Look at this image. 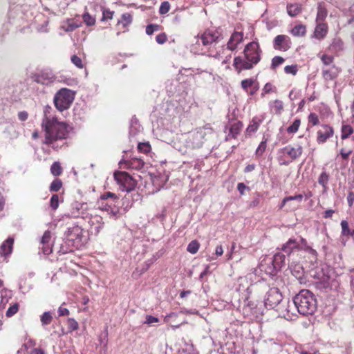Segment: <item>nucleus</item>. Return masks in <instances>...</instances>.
Returning <instances> with one entry per match:
<instances>
[{
    "label": "nucleus",
    "mask_w": 354,
    "mask_h": 354,
    "mask_svg": "<svg viewBox=\"0 0 354 354\" xmlns=\"http://www.w3.org/2000/svg\"><path fill=\"white\" fill-rule=\"evenodd\" d=\"M243 54L244 57L237 56L234 58L233 66L238 73L253 68L261 61L262 50L259 42L254 40L247 44Z\"/></svg>",
    "instance_id": "nucleus-1"
},
{
    "label": "nucleus",
    "mask_w": 354,
    "mask_h": 354,
    "mask_svg": "<svg viewBox=\"0 0 354 354\" xmlns=\"http://www.w3.org/2000/svg\"><path fill=\"white\" fill-rule=\"evenodd\" d=\"M266 308L275 309L281 316L290 317V313L293 314L290 310L289 301H283V297L277 288H271L266 292L264 299Z\"/></svg>",
    "instance_id": "nucleus-2"
},
{
    "label": "nucleus",
    "mask_w": 354,
    "mask_h": 354,
    "mask_svg": "<svg viewBox=\"0 0 354 354\" xmlns=\"http://www.w3.org/2000/svg\"><path fill=\"white\" fill-rule=\"evenodd\" d=\"M53 109L46 105L44 107V118L41 127L44 133H70L73 128L67 122H60L57 118L52 115Z\"/></svg>",
    "instance_id": "nucleus-3"
},
{
    "label": "nucleus",
    "mask_w": 354,
    "mask_h": 354,
    "mask_svg": "<svg viewBox=\"0 0 354 354\" xmlns=\"http://www.w3.org/2000/svg\"><path fill=\"white\" fill-rule=\"evenodd\" d=\"M292 304L297 308L299 314L313 315L317 307V299L314 294L308 290H302L296 295Z\"/></svg>",
    "instance_id": "nucleus-4"
},
{
    "label": "nucleus",
    "mask_w": 354,
    "mask_h": 354,
    "mask_svg": "<svg viewBox=\"0 0 354 354\" xmlns=\"http://www.w3.org/2000/svg\"><path fill=\"white\" fill-rule=\"evenodd\" d=\"M98 209L106 212L110 217L116 219L120 216V201L117 195L112 192H106L101 195L97 201Z\"/></svg>",
    "instance_id": "nucleus-5"
},
{
    "label": "nucleus",
    "mask_w": 354,
    "mask_h": 354,
    "mask_svg": "<svg viewBox=\"0 0 354 354\" xmlns=\"http://www.w3.org/2000/svg\"><path fill=\"white\" fill-rule=\"evenodd\" d=\"M64 241L73 249H80L86 243V236L82 227L77 225L68 227L64 233Z\"/></svg>",
    "instance_id": "nucleus-6"
},
{
    "label": "nucleus",
    "mask_w": 354,
    "mask_h": 354,
    "mask_svg": "<svg viewBox=\"0 0 354 354\" xmlns=\"http://www.w3.org/2000/svg\"><path fill=\"white\" fill-rule=\"evenodd\" d=\"M75 94L74 91L66 88L59 89L53 99L56 109L59 111L68 109L75 99Z\"/></svg>",
    "instance_id": "nucleus-7"
},
{
    "label": "nucleus",
    "mask_w": 354,
    "mask_h": 354,
    "mask_svg": "<svg viewBox=\"0 0 354 354\" xmlns=\"http://www.w3.org/2000/svg\"><path fill=\"white\" fill-rule=\"evenodd\" d=\"M302 153L300 146L292 147L288 145L281 149L278 152V161L281 165H288Z\"/></svg>",
    "instance_id": "nucleus-8"
},
{
    "label": "nucleus",
    "mask_w": 354,
    "mask_h": 354,
    "mask_svg": "<svg viewBox=\"0 0 354 354\" xmlns=\"http://www.w3.org/2000/svg\"><path fill=\"white\" fill-rule=\"evenodd\" d=\"M114 178L120 185V189L122 191L129 192L132 191L136 183L133 178L125 171H117L114 173Z\"/></svg>",
    "instance_id": "nucleus-9"
},
{
    "label": "nucleus",
    "mask_w": 354,
    "mask_h": 354,
    "mask_svg": "<svg viewBox=\"0 0 354 354\" xmlns=\"http://www.w3.org/2000/svg\"><path fill=\"white\" fill-rule=\"evenodd\" d=\"M222 38V33L218 29H207L201 36L203 45L205 46H209L214 43H218Z\"/></svg>",
    "instance_id": "nucleus-10"
},
{
    "label": "nucleus",
    "mask_w": 354,
    "mask_h": 354,
    "mask_svg": "<svg viewBox=\"0 0 354 354\" xmlns=\"http://www.w3.org/2000/svg\"><path fill=\"white\" fill-rule=\"evenodd\" d=\"M67 134H44V139L42 142L51 146L54 149H57L64 144V140L67 139Z\"/></svg>",
    "instance_id": "nucleus-11"
},
{
    "label": "nucleus",
    "mask_w": 354,
    "mask_h": 354,
    "mask_svg": "<svg viewBox=\"0 0 354 354\" xmlns=\"http://www.w3.org/2000/svg\"><path fill=\"white\" fill-rule=\"evenodd\" d=\"M236 291L243 295V298L248 299L252 292L251 283L246 277H239L234 284Z\"/></svg>",
    "instance_id": "nucleus-12"
},
{
    "label": "nucleus",
    "mask_w": 354,
    "mask_h": 354,
    "mask_svg": "<svg viewBox=\"0 0 354 354\" xmlns=\"http://www.w3.org/2000/svg\"><path fill=\"white\" fill-rule=\"evenodd\" d=\"M290 38L286 35H279L273 39V48L281 51H287L291 48Z\"/></svg>",
    "instance_id": "nucleus-13"
},
{
    "label": "nucleus",
    "mask_w": 354,
    "mask_h": 354,
    "mask_svg": "<svg viewBox=\"0 0 354 354\" xmlns=\"http://www.w3.org/2000/svg\"><path fill=\"white\" fill-rule=\"evenodd\" d=\"M89 232L91 234L97 235L104 227V221L99 215L91 216L88 220Z\"/></svg>",
    "instance_id": "nucleus-14"
},
{
    "label": "nucleus",
    "mask_w": 354,
    "mask_h": 354,
    "mask_svg": "<svg viewBox=\"0 0 354 354\" xmlns=\"http://www.w3.org/2000/svg\"><path fill=\"white\" fill-rule=\"evenodd\" d=\"M87 205L86 203H75L72 205V208L68 213V216L71 218H87L86 212Z\"/></svg>",
    "instance_id": "nucleus-15"
},
{
    "label": "nucleus",
    "mask_w": 354,
    "mask_h": 354,
    "mask_svg": "<svg viewBox=\"0 0 354 354\" xmlns=\"http://www.w3.org/2000/svg\"><path fill=\"white\" fill-rule=\"evenodd\" d=\"M274 266L273 261L270 257H267L260 263L259 269L269 276H274L278 272Z\"/></svg>",
    "instance_id": "nucleus-16"
},
{
    "label": "nucleus",
    "mask_w": 354,
    "mask_h": 354,
    "mask_svg": "<svg viewBox=\"0 0 354 354\" xmlns=\"http://www.w3.org/2000/svg\"><path fill=\"white\" fill-rule=\"evenodd\" d=\"M243 39V32H239V31H234L227 44V48L230 50L234 51L236 49L238 45L242 42Z\"/></svg>",
    "instance_id": "nucleus-17"
},
{
    "label": "nucleus",
    "mask_w": 354,
    "mask_h": 354,
    "mask_svg": "<svg viewBox=\"0 0 354 354\" xmlns=\"http://www.w3.org/2000/svg\"><path fill=\"white\" fill-rule=\"evenodd\" d=\"M120 167L129 169V168H136L140 169L144 166V162L139 158H136L130 161L121 160L119 162Z\"/></svg>",
    "instance_id": "nucleus-18"
},
{
    "label": "nucleus",
    "mask_w": 354,
    "mask_h": 354,
    "mask_svg": "<svg viewBox=\"0 0 354 354\" xmlns=\"http://www.w3.org/2000/svg\"><path fill=\"white\" fill-rule=\"evenodd\" d=\"M339 71L335 65H333L328 69H323L322 76L326 81L333 80L338 76Z\"/></svg>",
    "instance_id": "nucleus-19"
},
{
    "label": "nucleus",
    "mask_w": 354,
    "mask_h": 354,
    "mask_svg": "<svg viewBox=\"0 0 354 354\" xmlns=\"http://www.w3.org/2000/svg\"><path fill=\"white\" fill-rule=\"evenodd\" d=\"M295 249H299V243L294 239H290L281 248L282 251L288 255H290Z\"/></svg>",
    "instance_id": "nucleus-20"
},
{
    "label": "nucleus",
    "mask_w": 354,
    "mask_h": 354,
    "mask_svg": "<svg viewBox=\"0 0 354 354\" xmlns=\"http://www.w3.org/2000/svg\"><path fill=\"white\" fill-rule=\"evenodd\" d=\"M98 340L100 346V354H106L108 350V332L105 330L99 337Z\"/></svg>",
    "instance_id": "nucleus-21"
},
{
    "label": "nucleus",
    "mask_w": 354,
    "mask_h": 354,
    "mask_svg": "<svg viewBox=\"0 0 354 354\" xmlns=\"http://www.w3.org/2000/svg\"><path fill=\"white\" fill-rule=\"evenodd\" d=\"M270 258L273 261V263L277 271L281 270V268L285 266L286 255L284 254L277 252L273 256V257Z\"/></svg>",
    "instance_id": "nucleus-22"
},
{
    "label": "nucleus",
    "mask_w": 354,
    "mask_h": 354,
    "mask_svg": "<svg viewBox=\"0 0 354 354\" xmlns=\"http://www.w3.org/2000/svg\"><path fill=\"white\" fill-rule=\"evenodd\" d=\"M81 26V22L75 21L73 19H67L66 21L63 23L61 28L67 32H73L77 28Z\"/></svg>",
    "instance_id": "nucleus-23"
},
{
    "label": "nucleus",
    "mask_w": 354,
    "mask_h": 354,
    "mask_svg": "<svg viewBox=\"0 0 354 354\" xmlns=\"http://www.w3.org/2000/svg\"><path fill=\"white\" fill-rule=\"evenodd\" d=\"M328 11L324 2H319L317 3V13L316 21H323L327 17Z\"/></svg>",
    "instance_id": "nucleus-24"
},
{
    "label": "nucleus",
    "mask_w": 354,
    "mask_h": 354,
    "mask_svg": "<svg viewBox=\"0 0 354 354\" xmlns=\"http://www.w3.org/2000/svg\"><path fill=\"white\" fill-rule=\"evenodd\" d=\"M263 117H254L246 129L245 133H254L257 131L259 124L263 122Z\"/></svg>",
    "instance_id": "nucleus-25"
},
{
    "label": "nucleus",
    "mask_w": 354,
    "mask_h": 354,
    "mask_svg": "<svg viewBox=\"0 0 354 354\" xmlns=\"http://www.w3.org/2000/svg\"><path fill=\"white\" fill-rule=\"evenodd\" d=\"M143 130L142 127L136 115H133L131 120L129 133H140Z\"/></svg>",
    "instance_id": "nucleus-26"
},
{
    "label": "nucleus",
    "mask_w": 354,
    "mask_h": 354,
    "mask_svg": "<svg viewBox=\"0 0 354 354\" xmlns=\"http://www.w3.org/2000/svg\"><path fill=\"white\" fill-rule=\"evenodd\" d=\"M287 12L289 16L294 17L301 12V6L297 3H289L287 5Z\"/></svg>",
    "instance_id": "nucleus-27"
},
{
    "label": "nucleus",
    "mask_w": 354,
    "mask_h": 354,
    "mask_svg": "<svg viewBox=\"0 0 354 354\" xmlns=\"http://www.w3.org/2000/svg\"><path fill=\"white\" fill-rule=\"evenodd\" d=\"M327 33V27L325 24H318L315 28L314 35L317 39L324 38Z\"/></svg>",
    "instance_id": "nucleus-28"
},
{
    "label": "nucleus",
    "mask_w": 354,
    "mask_h": 354,
    "mask_svg": "<svg viewBox=\"0 0 354 354\" xmlns=\"http://www.w3.org/2000/svg\"><path fill=\"white\" fill-rule=\"evenodd\" d=\"M53 77V75H52V73H44L42 71L36 76L35 81L38 83L46 84H47L46 81L48 82L51 80Z\"/></svg>",
    "instance_id": "nucleus-29"
},
{
    "label": "nucleus",
    "mask_w": 354,
    "mask_h": 354,
    "mask_svg": "<svg viewBox=\"0 0 354 354\" xmlns=\"http://www.w3.org/2000/svg\"><path fill=\"white\" fill-rule=\"evenodd\" d=\"M306 32V26L302 24L296 25L291 30V33L296 37L304 36Z\"/></svg>",
    "instance_id": "nucleus-30"
},
{
    "label": "nucleus",
    "mask_w": 354,
    "mask_h": 354,
    "mask_svg": "<svg viewBox=\"0 0 354 354\" xmlns=\"http://www.w3.org/2000/svg\"><path fill=\"white\" fill-rule=\"evenodd\" d=\"M133 20L131 14L126 12L123 13L121 17V19L118 20V24H122L123 26L125 27L131 24Z\"/></svg>",
    "instance_id": "nucleus-31"
},
{
    "label": "nucleus",
    "mask_w": 354,
    "mask_h": 354,
    "mask_svg": "<svg viewBox=\"0 0 354 354\" xmlns=\"http://www.w3.org/2000/svg\"><path fill=\"white\" fill-rule=\"evenodd\" d=\"M40 320L42 326H46L51 323L53 316L50 312L47 311L41 315Z\"/></svg>",
    "instance_id": "nucleus-32"
},
{
    "label": "nucleus",
    "mask_w": 354,
    "mask_h": 354,
    "mask_svg": "<svg viewBox=\"0 0 354 354\" xmlns=\"http://www.w3.org/2000/svg\"><path fill=\"white\" fill-rule=\"evenodd\" d=\"M199 246H200V244L199 243L196 241V240H194V241H192L187 245V250L192 254H196L198 249H199Z\"/></svg>",
    "instance_id": "nucleus-33"
},
{
    "label": "nucleus",
    "mask_w": 354,
    "mask_h": 354,
    "mask_svg": "<svg viewBox=\"0 0 354 354\" xmlns=\"http://www.w3.org/2000/svg\"><path fill=\"white\" fill-rule=\"evenodd\" d=\"M285 62V59L281 56H275L272 59L270 68L275 70L278 66L281 65Z\"/></svg>",
    "instance_id": "nucleus-34"
},
{
    "label": "nucleus",
    "mask_w": 354,
    "mask_h": 354,
    "mask_svg": "<svg viewBox=\"0 0 354 354\" xmlns=\"http://www.w3.org/2000/svg\"><path fill=\"white\" fill-rule=\"evenodd\" d=\"M50 172L55 176H58L62 173V168L59 162H55L50 167Z\"/></svg>",
    "instance_id": "nucleus-35"
},
{
    "label": "nucleus",
    "mask_w": 354,
    "mask_h": 354,
    "mask_svg": "<svg viewBox=\"0 0 354 354\" xmlns=\"http://www.w3.org/2000/svg\"><path fill=\"white\" fill-rule=\"evenodd\" d=\"M62 187V182L61 180L56 178L50 184L49 190L51 192H58Z\"/></svg>",
    "instance_id": "nucleus-36"
},
{
    "label": "nucleus",
    "mask_w": 354,
    "mask_h": 354,
    "mask_svg": "<svg viewBox=\"0 0 354 354\" xmlns=\"http://www.w3.org/2000/svg\"><path fill=\"white\" fill-rule=\"evenodd\" d=\"M84 22L88 26H91L95 24V19L91 16L88 12H85L82 15Z\"/></svg>",
    "instance_id": "nucleus-37"
},
{
    "label": "nucleus",
    "mask_w": 354,
    "mask_h": 354,
    "mask_svg": "<svg viewBox=\"0 0 354 354\" xmlns=\"http://www.w3.org/2000/svg\"><path fill=\"white\" fill-rule=\"evenodd\" d=\"M319 122L318 115L315 113H310L308 115V126H315ZM307 131H309V127L307 128Z\"/></svg>",
    "instance_id": "nucleus-38"
},
{
    "label": "nucleus",
    "mask_w": 354,
    "mask_h": 354,
    "mask_svg": "<svg viewBox=\"0 0 354 354\" xmlns=\"http://www.w3.org/2000/svg\"><path fill=\"white\" fill-rule=\"evenodd\" d=\"M301 121L299 119H295L293 122L287 128V133H296L298 131Z\"/></svg>",
    "instance_id": "nucleus-39"
},
{
    "label": "nucleus",
    "mask_w": 354,
    "mask_h": 354,
    "mask_svg": "<svg viewBox=\"0 0 354 354\" xmlns=\"http://www.w3.org/2000/svg\"><path fill=\"white\" fill-rule=\"evenodd\" d=\"M328 179H329V176L326 174V171H323L319 176L318 183L324 188H326L328 181Z\"/></svg>",
    "instance_id": "nucleus-40"
},
{
    "label": "nucleus",
    "mask_w": 354,
    "mask_h": 354,
    "mask_svg": "<svg viewBox=\"0 0 354 354\" xmlns=\"http://www.w3.org/2000/svg\"><path fill=\"white\" fill-rule=\"evenodd\" d=\"M73 115L75 120H82L84 115L83 109L78 105L74 106L73 109Z\"/></svg>",
    "instance_id": "nucleus-41"
},
{
    "label": "nucleus",
    "mask_w": 354,
    "mask_h": 354,
    "mask_svg": "<svg viewBox=\"0 0 354 354\" xmlns=\"http://www.w3.org/2000/svg\"><path fill=\"white\" fill-rule=\"evenodd\" d=\"M243 123L240 121H236L234 122L229 131L230 133H239V131L242 129Z\"/></svg>",
    "instance_id": "nucleus-42"
},
{
    "label": "nucleus",
    "mask_w": 354,
    "mask_h": 354,
    "mask_svg": "<svg viewBox=\"0 0 354 354\" xmlns=\"http://www.w3.org/2000/svg\"><path fill=\"white\" fill-rule=\"evenodd\" d=\"M40 249L42 250L45 255L50 254L53 251V242L48 243L45 244H40Z\"/></svg>",
    "instance_id": "nucleus-43"
},
{
    "label": "nucleus",
    "mask_w": 354,
    "mask_h": 354,
    "mask_svg": "<svg viewBox=\"0 0 354 354\" xmlns=\"http://www.w3.org/2000/svg\"><path fill=\"white\" fill-rule=\"evenodd\" d=\"M341 227H342V235L343 236H349L351 230L348 227V223L346 221L343 220L341 221Z\"/></svg>",
    "instance_id": "nucleus-44"
},
{
    "label": "nucleus",
    "mask_w": 354,
    "mask_h": 354,
    "mask_svg": "<svg viewBox=\"0 0 354 354\" xmlns=\"http://www.w3.org/2000/svg\"><path fill=\"white\" fill-rule=\"evenodd\" d=\"M51 242H53L52 240L51 232L49 230H46L41 239L40 244H45Z\"/></svg>",
    "instance_id": "nucleus-45"
},
{
    "label": "nucleus",
    "mask_w": 354,
    "mask_h": 354,
    "mask_svg": "<svg viewBox=\"0 0 354 354\" xmlns=\"http://www.w3.org/2000/svg\"><path fill=\"white\" fill-rule=\"evenodd\" d=\"M330 48L335 51L342 50L343 49V42L339 39H335L333 40L331 46H330Z\"/></svg>",
    "instance_id": "nucleus-46"
},
{
    "label": "nucleus",
    "mask_w": 354,
    "mask_h": 354,
    "mask_svg": "<svg viewBox=\"0 0 354 354\" xmlns=\"http://www.w3.org/2000/svg\"><path fill=\"white\" fill-rule=\"evenodd\" d=\"M18 310H19V304H15L8 308V309L7 310V311L6 313V315L8 317H10L13 316L14 315H15L17 313Z\"/></svg>",
    "instance_id": "nucleus-47"
},
{
    "label": "nucleus",
    "mask_w": 354,
    "mask_h": 354,
    "mask_svg": "<svg viewBox=\"0 0 354 354\" xmlns=\"http://www.w3.org/2000/svg\"><path fill=\"white\" fill-rule=\"evenodd\" d=\"M138 149L145 153H147L151 150V146L149 142H140L138 145Z\"/></svg>",
    "instance_id": "nucleus-48"
},
{
    "label": "nucleus",
    "mask_w": 354,
    "mask_h": 354,
    "mask_svg": "<svg viewBox=\"0 0 354 354\" xmlns=\"http://www.w3.org/2000/svg\"><path fill=\"white\" fill-rule=\"evenodd\" d=\"M160 29V26L158 24H150L146 27V33L148 35H151L155 31H158Z\"/></svg>",
    "instance_id": "nucleus-49"
},
{
    "label": "nucleus",
    "mask_w": 354,
    "mask_h": 354,
    "mask_svg": "<svg viewBox=\"0 0 354 354\" xmlns=\"http://www.w3.org/2000/svg\"><path fill=\"white\" fill-rule=\"evenodd\" d=\"M170 10V3L169 1H163L160 8H159V13L160 15H165Z\"/></svg>",
    "instance_id": "nucleus-50"
},
{
    "label": "nucleus",
    "mask_w": 354,
    "mask_h": 354,
    "mask_svg": "<svg viewBox=\"0 0 354 354\" xmlns=\"http://www.w3.org/2000/svg\"><path fill=\"white\" fill-rule=\"evenodd\" d=\"M71 59L72 63L78 68H82L84 67L81 58L77 55H73V56H71Z\"/></svg>",
    "instance_id": "nucleus-51"
},
{
    "label": "nucleus",
    "mask_w": 354,
    "mask_h": 354,
    "mask_svg": "<svg viewBox=\"0 0 354 354\" xmlns=\"http://www.w3.org/2000/svg\"><path fill=\"white\" fill-rule=\"evenodd\" d=\"M50 207L53 210H56L59 206V196L57 194H53L50 201Z\"/></svg>",
    "instance_id": "nucleus-52"
},
{
    "label": "nucleus",
    "mask_w": 354,
    "mask_h": 354,
    "mask_svg": "<svg viewBox=\"0 0 354 354\" xmlns=\"http://www.w3.org/2000/svg\"><path fill=\"white\" fill-rule=\"evenodd\" d=\"M254 82V80L252 78L245 79L241 81V87L247 91L248 88L253 85Z\"/></svg>",
    "instance_id": "nucleus-53"
},
{
    "label": "nucleus",
    "mask_w": 354,
    "mask_h": 354,
    "mask_svg": "<svg viewBox=\"0 0 354 354\" xmlns=\"http://www.w3.org/2000/svg\"><path fill=\"white\" fill-rule=\"evenodd\" d=\"M297 65H288L285 66L284 71L286 74H292L295 75L297 73Z\"/></svg>",
    "instance_id": "nucleus-54"
},
{
    "label": "nucleus",
    "mask_w": 354,
    "mask_h": 354,
    "mask_svg": "<svg viewBox=\"0 0 354 354\" xmlns=\"http://www.w3.org/2000/svg\"><path fill=\"white\" fill-rule=\"evenodd\" d=\"M292 273L297 278H300L303 274V269L299 265H296L295 268L292 269V266H290Z\"/></svg>",
    "instance_id": "nucleus-55"
},
{
    "label": "nucleus",
    "mask_w": 354,
    "mask_h": 354,
    "mask_svg": "<svg viewBox=\"0 0 354 354\" xmlns=\"http://www.w3.org/2000/svg\"><path fill=\"white\" fill-rule=\"evenodd\" d=\"M68 326L71 330H76L78 328L79 324L75 319L69 318L68 319Z\"/></svg>",
    "instance_id": "nucleus-56"
},
{
    "label": "nucleus",
    "mask_w": 354,
    "mask_h": 354,
    "mask_svg": "<svg viewBox=\"0 0 354 354\" xmlns=\"http://www.w3.org/2000/svg\"><path fill=\"white\" fill-rule=\"evenodd\" d=\"M321 59L324 65H330L333 62L334 57L333 56L324 54L322 56Z\"/></svg>",
    "instance_id": "nucleus-57"
},
{
    "label": "nucleus",
    "mask_w": 354,
    "mask_h": 354,
    "mask_svg": "<svg viewBox=\"0 0 354 354\" xmlns=\"http://www.w3.org/2000/svg\"><path fill=\"white\" fill-rule=\"evenodd\" d=\"M167 36L165 32H161L156 37V41L159 44H163L167 41Z\"/></svg>",
    "instance_id": "nucleus-58"
},
{
    "label": "nucleus",
    "mask_w": 354,
    "mask_h": 354,
    "mask_svg": "<svg viewBox=\"0 0 354 354\" xmlns=\"http://www.w3.org/2000/svg\"><path fill=\"white\" fill-rule=\"evenodd\" d=\"M273 108L274 109L277 113H280L283 109V102L281 100H275L273 102Z\"/></svg>",
    "instance_id": "nucleus-59"
},
{
    "label": "nucleus",
    "mask_w": 354,
    "mask_h": 354,
    "mask_svg": "<svg viewBox=\"0 0 354 354\" xmlns=\"http://www.w3.org/2000/svg\"><path fill=\"white\" fill-rule=\"evenodd\" d=\"M266 148V140L265 141H262L259 145V147L256 150V154L257 156H261Z\"/></svg>",
    "instance_id": "nucleus-60"
},
{
    "label": "nucleus",
    "mask_w": 354,
    "mask_h": 354,
    "mask_svg": "<svg viewBox=\"0 0 354 354\" xmlns=\"http://www.w3.org/2000/svg\"><path fill=\"white\" fill-rule=\"evenodd\" d=\"M113 15V12H111L109 10H104L102 12V17L101 20L106 21L107 19H112Z\"/></svg>",
    "instance_id": "nucleus-61"
},
{
    "label": "nucleus",
    "mask_w": 354,
    "mask_h": 354,
    "mask_svg": "<svg viewBox=\"0 0 354 354\" xmlns=\"http://www.w3.org/2000/svg\"><path fill=\"white\" fill-rule=\"evenodd\" d=\"M158 322V319L156 317H153L152 315H147L146 317V320L145 322V324L151 325L153 323H156Z\"/></svg>",
    "instance_id": "nucleus-62"
},
{
    "label": "nucleus",
    "mask_w": 354,
    "mask_h": 354,
    "mask_svg": "<svg viewBox=\"0 0 354 354\" xmlns=\"http://www.w3.org/2000/svg\"><path fill=\"white\" fill-rule=\"evenodd\" d=\"M274 88L275 89V87H274L271 83L270 82H268L266 83L264 86H263V93L262 95H263L264 93H269L270 91H272V89Z\"/></svg>",
    "instance_id": "nucleus-63"
},
{
    "label": "nucleus",
    "mask_w": 354,
    "mask_h": 354,
    "mask_svg": "<svg viewBox=\"0 0 354 354\" xmlns=\"http://www.w3.org/2000/svg\"><path fill=\"white\" fill-rule=\"evenodd\" d=\"M35 345V340L32 339H28L24 344L23 347L24 348V351H26L28 348L32 347Z\"/></svg>",
    "instance_id": "nucleus-64"
}]
</instances>
